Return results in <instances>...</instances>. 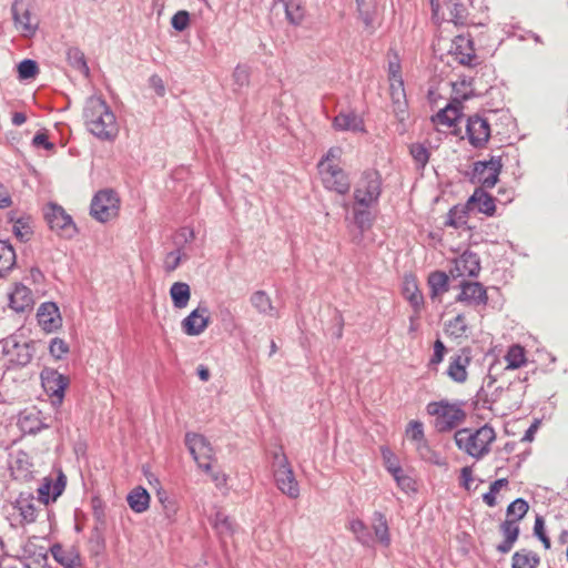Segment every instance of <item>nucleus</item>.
Instances as JSON below:
<instances>
[{"mask_svg":"<svg viewBox=\"0 0 568 568\" xmlns=\"http://www.w3.org/2000/svg\"><path fill=\"white\" fill-rule=\"evenodd\" d=\"M52 481L49 478H44V481L38 488L39 500L45 505H48L52 500V494H50L52 489Z\"/></svg>","mask_w":568,"mask_h":568,"instance_id":"obj_62","label":"nucleus"},{"mask_svg":"<svg viewBox=\"0 0 568 568\" xmlns=\"http://www.w3.org/2000/svg\"><path fill=\"white\" fill-rule=\"evenodd\" d=\"M503 388L498 387L495 389V392L489 396L484 387H481L478 392H477V399L478 402H481V407L483 408H487V409H491V406L494 403L497 402L498 399V392H501Z\"/></svg>","mask_w":568,"mask_h":568,"instance_id":"obj_60","label":"nucleus"},{"mask_svg":"<svg viewBox=\"0 0 568 568\" xmlns=\"http://www.w3.org/2000/svg\"><path fill=\"white\" fill-rule=\"evenodd\" d=\"M273 7H281L286 20L292 26H300L305 17V10L302 6V0H273Z\"/></svg>","mask_w":568,"mask_h":568,"instance_id":"obj_25","label":"nucleus"},{"mask_svg":"<svg viewBox=\"0 0 568 568\" xmlns=\"http://www.w3.org/2000/svg\"><path fill=\"white\" fill-rule=\"evenodd\" d=\"M41 385L50 397L53 407H60L64 399L65 389L70 384L69 377L51 367H44L40 373Z\"/></svg>","mask_w":568,"mask_h":568,"instance_id":"obj_7","label":"nucleus"},{"mask_svg":"<svg viewBox=\"0 0 568 568\" xmlns=\"http://www.w3.org/2000/svg\"><path fill=\"white\" fill-rule=\"evenodd\" d=\"M274 479L277 488L287 497L300 496V486L286 455L281 450L273 454Z\"/></svg>","mask_w":568,"mask_h":568,"instance_id":"obj_5","label":"nucleus"},{"mask_svg":"<svg viewBox=\"0 0 568 568\" xmlns=\"http://www.w3.org/2000/svg\"><path fill=\"white\" fill-rule=\"evenodd\" d=\"M507 485V478H499L493 481L489 486V490L483 495V501L489 507H495L497 505L496 494H498L499 490Z\"/></svg>","mask_w":568,"mask_h":568,"instance_id":"obj_48","label":"nucleus"},{"mask_svg":"<svg viewBox=\"0 0 568 568\" xmlns=\"http://www.w3.org/2000/svg\"><path fill=\"white\" fill-rule=\"evenodd\" d=\"M49 551L53 559L63 568H75L80 566V555L73 547L65 549L61 544L55 542L50 547Z\"/></svg>","mask_w":568,"mask_h":568,"instance_id":"obj_24","label":"nucleus"},{"mask_svg":"<svg viewBox=\"0 0 568 568\" xmlns=\"http://www.w3.org/2000/svg\"><path fill=\"white\" fill-rule=\"evenodd\" d=\"M466 134L469 143L477 149L484 148L490 138V125L487 119L479 114L468 116Z\"/></svg>","mask_w":568,"mask_h":568,"instance_id":"obj_13","label":"nucleus"},{"mask_svg":"<svg viewBox=\"0 0 568 568\" xmlns=\"http://www.w3.org/2000/svg\"><path fill=\"white\" fill-rule=\"evenodd\" d=\"M44 219L49 227L61 237L72 239L78 229L64 209L58 204L50 203L44 210Z\"/></svg>","mask_w":568,"mask_h":568,"instance_id":"obj_9","label":"nucleus"},{"mask_svg":"<svg viewBox=\"0 0 568 568\" xmlns=\"http://www.w3.org/2000/svg\"><path fill=\"white\" fill-rule=\"evenodd\" d=\"M34 304L32 291L23 285L17 284L9 295V306L17 313L31 311Z\"/></svg>","mask_w":568,"mask_h":568,"instance_id":"obj_19","label":"nucleus"},{"mask_svg":"<svg viewBox=\"0 0 568 568\" xmlns=\"http://www.w3.org/2000/svg\"><path fill=\"white\" fill-rule=\"evenodd\" d=\"M126 500L134 513L141 514L150 506V494L144 487L138 486L129 493Z\"/></svg>","mask_w":568,"mask_h":568,"instance_id":"obj_34","label":"nucleus"},{"mask_svg":"<svg viewBox=\"0 0 568 568\" xmlns=\"http://www.w3.org/2000/svg\"><path fill=\"white\" fill-rule=\"evenodd\" d=\"M480 268L478 254L467 250L454 261V267L450 270V274L454 277H477Z\"/></svg>","mask_w":568,"mask_h":568,"instance_id":"obj_15","label":"nucleus"},{"mask_svg":"<svg viewBox=\"0 0 568 568\" xmlns=\"http://www.w3.org/2000/svg\"><path fill=\"white\" fill-rule=\"evenodd\" d=\"M454 438L460 450L476 459H480L489 453L490 444L495 440L496 433L491 426L486 424L475 432L468 428L458 429Z\"/></svg>","mask_w":568,"mask_h":568,"instance_id":"obj_2","label":"nucleus"},{"mask_svg":"<svg viewBox=\"0 0 568 568\" xmlns=\"http://www.w3.org/2000/svg\"><path fill=\"white\" fill-rule=\"evenodd\" d=\"M250 302L252 306L262 315H267L271 317H277L278 313L272 304L271 297L265 291H256L251 297Z\"/></svg>","mask_w":568,"mask_h":568,"instance_id":"obj_33","label":"nucleus"},{"mask_svg":"<svg viewBox=\"0 0 568 568\" xmlns=\"http://www.w3.org/2000/svg\"><path fill=\"white\" fill-rule=\"evenodd\" d=\"M389 473L392 474L393 478L395 479L397 486L404 491V493H412L415 491V480L404 473L402 467H389Z\"/></svg>","mask_w":568,"mask_h":568,"instance_id":"obj_45","label":"nucleus"},{"mask_svg":"<svg viewBox=\"0 0 568 568\" xmlns=\"http://www.w3.org/2000/svg\"><path fill=\"white\" fill-rule=\"evenodd\" d=\"M185 445L197 466L206 473L211 471L213 448L209 440L202 435L189 433L185 436Z\"/></svg>","mask_w":568,"mask_h":568,"instance_id":"obj_12","label":"nucleus"},{"mask_svg":"<svg viewBox=\"0 0 568 568\" xmlns=\"http://www.w3.org/2000/svg\"><path fill=\"white\" fill-rule=\"evenodd\" d=\"M17 264V255L9 241L0 240V277H4Z\"/></svg>","mask_w":568,"mask_h":568,"instance_id":"obj_32","label":"nucleus"},{"mask_svg":"<svg viewBox=\"0 0 568 568\" xmlns=\"http://www.w3.org/2000/svg\"><path fill=\"white\" fill-rule=\"evenodd\" d=\"M65 55L67 61L71 68L79 71L84 77H89L90 69L82 50H80L78 47H70L67 50Z\"/></svg>","mask_w":568,"mask_h":568,"instance_id":"obj_40","label":"nucleus"},{"mask_svg":"<svg viewBox=\"0 0 568 568\" xmlns=\"http://www.w3.org/2000/svg\"><path fill=\"white\" fill-rule=\"evenodd\" d=\"M217 318L221 321V323L223 324V326L225 328H230V327L234 326V322H235L234 315H233L232 311L230 310V307L224 304H220L217 306Z\"/></svg>","mask_w":568,"mask_h":568,"instance_id":"obj_61","label":"nucleus"},{"mask_svg":"<svg viewBox=\"0 0 568 568\" xmlns=\"http://www.w3.org/2000/svg\"><path fill=\"white\" fill-rule=\"evenodd\" d=\"M470 363L468 355H455L450 357L446 374L456 383H464L467 379V366Z\"/></svg>","mask_w":568,"mask_h":568,"instance_id":"obj_28","label":"nucleus"},{"mask_svg":"<svg viewBox=\"0 0 568 568\" xmlns=\"http://www.w3.org/2000/svg\"><path fill=\"white\" fill-rule=\"evenodd\" d=\"M2 352L10 356V362L17 366H27L33 358L34 342H21L19 336L11 335L1 341Z\"/></svg>","mask_w":568,"mask_h":568,"instance_id":"obj_10","label":"nucleus"},{"mask_svg":"<svg viewBox=\"0 0 568 568\" xmlns=\"http://www.w3.org/2000/svg\"><path fill=\"white\" fill-rule=\"evenodd\" d=\"M190 23V13L185 10L178 11L171 19L172 28L176 31H184Z\"/></svg>","mask_w":568,"mask_h":568,"instance_id":"obj_58","label":"nucleus"},{"mask_svg":"<svg viewBox=\"0 0 568 568\" xmlns=\"http://www.w3.org/2000/svg\"><path fill=\"white\" fill-rule=\"evenodd\" d=\"M540 557L532 550L520 549L511 557V568H537Z\"/></svg>","mask_w":568,"mask_h":568,"instance_id":"obj_37","label":"nucleus"},{"mask_svg":"<svg viewBox=\"0 0 568 568\" xmlns=\"http://www.w3.org/2000/svg\"><path fill=\"white\" fill-rule=\"evenodd\" d=\"M181 262V254L180 251H172L166 254L165 262H164V268L166 272H173L178 268Z\"/></svg>","mask_w":568,"mask_h":568,"instance_id":"obj_63","label":"nucleus"},{"mask_svg":"<svg viewBox=\"0 0 568 568\" xmlns=\"http://www.w3.org/2000/svg\"><path fill=\"white\" fill-rule=\"evenodd\" d=\"M233 81L237 88L248 85L250 69L246 65H237L233 72Z\"/></svg>","mask_w":568,"mask_h":568,"instance_id":"obj_57","label":"nucleus"},{"mask_svg":"<svg viewBox=\"0 0 568 568\" xmlns=\"http://www.w3.org/2000/svg\"><path fill=\"white\" fill-rule=\"evenodd\" d=\"M469 211L473 210L468 207L467 203L464 206L456 205L452 207L447 214L446 224L456 229L466 224Z\"/></svg>","mask_w":568,"mask_h":568,"instance_id":"obj_44","label":"nucleus"},{"mask_svg":"<svg viewBox=\"0 0 568 568\" xmlns=\"http://www.w3.org/2000/svg\"><path fill=\"white\" fill-rule=\"evenodd\" d=\"M449 14L455 24L464 26L467 23V10L463 3L454 2L450 7Z\"/></svg>","mask_w":568,"mask_h":568,"instance_id":"obj_53","label":"nucleus"},{"mask_svg":"<svg viewBox=\"0 0 568 568\" xmlns=\"http://www.w3.org/2000/svg\"><path fill=\"white\" fill-rule=\"evenodd\" d=\"M426 412L435 417V428L439 433L453 430L466 418V413L462 406L450 404L447 399L428 403Z\"/></svg>","mask_w":568,"mask_h":568,"instance_id":"obj_3","label":"nucleus"},{"mask_svg":"<svg viewBox=\"0 0 568 568\" xmlns=\"http://www.w3.org/2000/svg\"><path fill=\"white\" fill-rule=\"evenodd\" d=\"M8 221L13 223L12 232L20 242L26 243L30 240V236L32 235L30 216L17 217L16 212H9Z\"/></svg>","mask_w":568,"mask_h":568,"instance_id":"obj_31","label":"nucleus"},{"mask_svg":"<svg viewBox=\"0 0 568 568\" xmlns=\"http://www.w3.org/2000/svg\"><path fill=\"white\" fill-rule=\"evenodd\" d=\"M37 318L39 325L47 333H52L62 325L59 307L53 302L42 303L38 308Z\"/></svg>","mask_w":568,"mask_h":568,"instance_id":"obj_17","label":"nucleus"},{"mask_svg":"<svg viewBox=\"0 0 568 568\" xmlns=\"http://www.w3.org/2000/svg\"><path fill=\"white\" fill-rule=\"evenodd\" d=\"M11 12L16 28L24 37H32L38 29V23L31 22L30 6L27 0H14L11 6Z\"/></svg>","mask_w":568,"mask_h":568,"instance_id":"obj_14","label":"nucleus"},{"mask_svg":"<svg viewBox=\"0 0 568 568\" xmlns=\"http://www.w3.org/2000/svg\"><path fill=\"white\" fill-rule=\"evenodd\" d=\"M448 329L455 337L463 336L467 331L466 320L463 314H458L448 323Z\"/></svg>","mask_w":568,"mask_h":568,"instance_id":"obj_54","label":"nucleus"},{"mask_svg":"<svg viewBox=\"0 0 568 568\" xmlns=\"http://www.w3.org/2000/svg\"><path fill=\"white\" fill-rule=\"evenodd\" d=\"M34 148H43L44 150H52L54 144L49 141L48 135L43 132H38L32 139Z\"/></svg>","mask_w":568,"mask_h":568,"instance_id":"obj_64","label":"nucleus"},{"mask_svg":"<svg viewBox=\"0 0 568 568\" xmlns=\"http://www.w3.org/2000/svg\"><path fill=\"white\" fill-rule=\"evenodd\" d=\"M170 295L172 303L175 308H184L186 307L190 297L191 291L189 284L184 282H175L170 288Z\"/></svg>","mask_w":568,"mask_h":568,"instance_id":"obj_41","label":"nucleus"},{"mask_svg":"<svg viewBox=\"0 0 568 568\" xmlns=\"http://www.w3.org/2000/svg\"><path fill=\"white\" fill-rule=\"evenodd\" d=\"M507 368L516 369L526 363L525 349L520 345H513L509 347L506 356Z\"/></svg>","mask_w":568,"mask_h":568,"instance_id":"obj_46","label":"nucleus"},{"mask_svg":"<svg viewBox=\"0 0 568 568\" xmlns=\"http://www.w3.org/2000/svg\"><path fill=\"white\" fill-rule=\"evenodd\" d=\"M457 301L468 305H486L488 301L487 291L479 282L464 281L460 283V293Z\"/></svg>","mask_w":568,"mask_h":568,"instance_id":"obj_18","label":"nucleus"},{"mask_svg":"<svg viewBox=\"0 0 568 568\" xmlns=\"http://www.w3.org/2000/svg\"><path fill=\"white\" fill-rule=\"evenodd\" d=\"M12 473L16 478H21L23 480H30L32 478L30 465L21 458L16 460V466L12 467Z\"/></svg>","mask_w":568,"mask_h":568,"instance_id":"obj_56","label":"nucleus"},{"mask_svg":"<svg viewBox=\"0 0 568 568\" xmlns=\"http://www.w3.org/2000/svg\"><path fill=\"white\" fill-rule=\"evenodd\" d=\"M499 531L504 536V539L501 542H499L496 546V549L500 554H508L513 549L515 542L517 541V539L519 537V534H520L519 524H516L514 520L505 519L499 525Z\"/></svg>","mask_w":568,"mask_h":568,"instance_id":"obj_23","label":"nucleus"},{"mask_svg":"<svg viewBox=\"0 0 568 568\" xmlns=\"http://www.w3.org/2000/svg\"><path fill=\"white\" fill-rule=\"evenodd\" d=\"M456 60L467 67H474L477 63V55L473 48V41L463 37H457L455 42Z\"/></svg>","mask_w":568,"mask_h":568,"instance_id":"obj_27","label":"nucleus"},{"mask_svg":"<svg viewBox=\"0 0 568 568\" xmlns=\"http://www.w3.org/2000/svg\"><path fill=\"white\" fill-rule=\"evenodd\" d=\"M17 68L20 80L33 79L39 73V65L37 61L32 59L22 60Z\"/></svg>","mask_w":568,"mask_h":568,"instance_id":"obj_47","label":"nucleus"},{"mask_svg":"<svg viewBox=\"0 0 568 568\" xmlns=\"http://www.w3.org/2000/svg\"><path fill=\"white\" fill-rule=\"evenodd\" d=\"M209 308L205 305H199L181 323L183 332L189 336L202 334L209 326Z\"/></svg>","mask_w":568,"mask_h":568,"instance_id":"obj_16","label":"nucleus"},{"mask_svg":"<svg viewBox=\"0 0 568 568\" xmlns=\"http://www.w3.org/2000/svg\"><path fill=\"white\" fill-rule=\"evenodd\" d=\"M368 209L369 207L357 206L354 204V223L359 230L358 241L362 240L364 232L368 230L373 223L372 213Z\"/></svg>","mask_w":568,"mask_h":568,"instance_id":"obj_43","label":"nucleus"},{"mask_svg":"<svg viewBox=\"0 0 568 568\" xmlns=\"http://www.w3.org/2000/svg\"><path fill=\"white\" fill-rule=\"evenodd\" d=\"M348 528L354 534L356 541L359 542L362 546L367 548L374 547L375 538L362 519L351 520Z\"/></svg>","mask_w":568,"mask_h":568,"instance_id":"obj_35","label":"nucleus"},{"mask_svg":"<svg viewBox=\"0 0 568 568\" xmlns=\"http://www.w3.org/2000/svg\"><path fill=\"white\" fill-rule=\"evenodd\" d=\"M214 527L220 535H232L234 531L233 521L231 518L220 511L215 515Z\"/></svg>","mask_w":568,"mask_h":568,"instance_id":"obj_51","label":"nucleus"},{"mask_svg":"<svg viewBox=\"0 0 568 568\" xmlns=\"http://www.w3.org/2000/svg\"><path fill=\"white\" fill-rule=\"evenodd\" d=\"M333 126L337 131L364 132V121L355 112H339L333 120Z\"/></svg>","mask_w":568,"mask_h":568,"instance_id":"obj_26","label":"nucleus"},{"mask_svg":"<svg viewBox=\"0 0 568 568\" xmlns=\"http://www.w3.org/2000/svg\"><path fill=\"white\" fill-rule=\"evenodd\" d=\"M83 118L88 131L98 139L110 141L116 136L118 124L115 115L101 97L92 95L87 99Z\"/></svg>","mask_w":568,"mask_h":568,"instance_id":"obj_1","label":"nucleus"},{"mask_svg":"<svg viewBox=\"0 0 568 568\" xmlns=\"http://www.w3.org/2000/svg\"><path fill=\"white\" fill-rule=\"evenodd\" d=\"M318 171L325 189L334 191L341 195H345L349 192L351 180L347 173L338 165L325 164L324 161H320Z\"/></svg>","mask_w":568,"mask_h":568,"instance_id":"obj_11","label":"nucleus"},{"mask_svg":"<svg viewBox=\"0 0 568 568\" xmlns=\"http://www.w3.org/2000/svg\"><path fill=\"white\" fill-rule=\"evenodd\" d=\"M156 497H158L159 501L161 503V505L163 506L165 516L168 518L173 517L178 511L175 500L173 498H171L168 495V493L162 488L156 490Z\"/></svg>","mask_w":568,"mask_h":568,"instance_id":"obj_50","label":"nucleus"},{"mask_svg":"<svg viewBox=\"0 0 568 568\" xmlns=\"http://www.w3.org/2000/svg\"><path fill=\"white\" fill-rule=\"evenodd\" d=\"M468 207L477 211L487 216H493L496 212L495 197L484 191L483 187H477L467 201Z\"/></svg>","mask_w":568,"mask_h":568,"instance_id":"obj_22","label":"nucleus"},{"mask_svg":"<svg viewBox=\"0 0 568 568\" xmlns=\"http://www.w3.org/2000/svg\"><path fill=\"white\" fill-rule=\"evenodd\" d=\"M428 285L430 288V298L435 300L449 290L448 275L443 271L432 272L428 276Z\"/></svg>","mask_w":568,"mask_h":568,"instance_id":"obj_39","label":"nucleus"},{"mask_svg":"<svg viewBox=\"0 0 568 568\" xmlns=\"http://www.w3.org/2000/svg\"><path fill=\"white\" fill-rule=\"evenodd\" d=\"M32 500V496L24 497L23 494H20L16 500L13 508L19 511L21 524H30L36 520V507Z\"/></svg>","mask_w":568,"mask_h":568,"instance_id":"obj_38","label":"nucleus"},{"mask_svg":"<svg viewBox=\"0 0 568 568\" xmlns=\"http://www.w3.org/2000/svg\"><path fill=\"white\" fill-rule=\"evenodd\" d=\"M503 169L501 158L491 155L489 160L476 161L470 176L471 183H478L481 187H494Z\"/></svg>","mask_w":568,"mask_h":568,"instance_id":"obj_8","label":"nucleus"},{"mask_svg":"<svg viewBox=\"0 0 568 568\" xmlns=\"http://www.w3.org/2000/svg\"><path fill=\"white\" fill-rule=\"evenodd\" d=\"M41 412L34 407L20 412L18 416V426L24 434H37L44 428H49L50 425L45 424L41 417Z\"/></svg>","mask_w":568,"mask_h":568,"instance_id":"obj_21","label":"nucleus"},{"mask_svg":"<svg viewBox=\"0 0 568 568\" xmlns=\"http://www.w3.org/2000/svg\"><path fill=\"white\" fill-rule=\"evenodd\" d=\"M407 436L416 443L425 442L424 426L419 420H412L406 429Z\"/></svg>","mask_w":568,"mask_h":568,"instance_id":"obj_55","label":"nucleus"},{"mask_svg":"<svg viewBox=\"0 0 568 568\" xmlns=\"http://www.w3.org/2000/svg\"><path fill=\"white\" fill-rule=\"evenodd\" d=\"M382 194V178L376 170H366L354 189L355 205L371 207L375 205Z\"/></svg>","mask_w":568,"mask_h":568,"instance_id":"obj_4","label":"nucleus"},{"mask_svg":"<svg viewBox=\"0 0 568 568\" xmlns=\"http://www.w3.org/2000/svg\"><path fill=\"white\" fill-rule=\"evenodd\" d=\"M409 151L417 166L424 169L429 161L428 149L420 143H414L410 145Z\"/></svg>","mask_w":568,"mask_h":568,"instance_id":"obj_49","label":"nucleus"},{"mask_svg":"<svg viewBox=\"0 0 568 568\" xmlns=\"http://www.w3.org/2000/svg\"><path fill=\"white\" fill-rule=\"evenodd\" d=\"M403 294L406 300L409 302L412 307L417 313L424 303V297L420 291L418 290L416 280L414 276L405 277Z\"/></svg>","mask_w":568,"mask_h":568,"instance_id":"obj_36","label":"nucleus"},{"mask_svg":"<svg viewBox=\"0 0 568 568\" xmlns=\"http://www.w3.org/2000/svg\"><path fill=\"white\" fill-rule=\"evenodd\" d=\"M69 349L68 343L60 337L52 338L49 344V353L55 359L63 358L69 353Z\"/></svg>","mask_w":568,"mask_h":568,"instance_id":"obj_52","label":"nucleus"},{"mask_svg":"<svg viewBox=\"0 0 568 568\" xmlns=\"http://www.w3.org/2000/svg\"><path fill=\"white\" fill-rule=\"evenodd\" d=\"M372 528L375 538L384 546L390 545V534L386 516L382 511H374L372 516Z\"/></svg>","mask_w":568,"mask_h":568,"instance_id":"obj_30","label":"nucleus"},{"mask_svg":"<svg viewBox=\"0 0 568 568\" xmlns=\"http://www.w3.org/2000/svg\"><path fill=\"white\" fill-rule=\"evenodd\" d=\"M120 199L111 189L100 190L91 201L90 214L101 223H105L119 213Z\"/></svg>","mask_w":568,"mask_h":568,"instance_id":"obj_6","label":"nucleus"},{"mask_svg":"<svg viewBox=\"0 0 568 568\" xmlns=\"http://www.w3.org/2000/svg\"><path fill=\"white\" fill-rule=\"evenodd\" d=\"M388 73L389 78L393 81L397 82V87L392 83V98L395 104H397V110L400 112L405 111L406 103L400 99L405 97L404 92V83L400 75V63L398 57L395 54L394 60H389L388 62Z\"/></svg>","mask_w":568,"mask_h":568,"instance_id":"obj_20","label":"nucleus"},{"mask_svg":"<svg viewBox=\"0 0 568 568\" xmlns=\"http://www.w3.org/2000/svg\"><path fill=\"white\" fill-rule=\"evenodd\" d=\"M446 352V347L440 339H436L434 343V353L429 359L428 367L436 369V366L443 361Z\"/></svg>","mask_w":568,"mask_h":568,"instance_id":"obj_59","label":"nucleus"},{"mask_svg":"<svg viewBox=\"0 0 568 568\" xmlns=\"http://www.w3.org/2000/svg\"><path fill=\"white\" fill-rule=\"evenodd\" d=\"M529 504L524 498H516L506 509V520H514L518 524L528 513Z\"/></svg>","mask_w":568,"mask_h":568,"instance_id":"obj_42","label":"nucleus"},{"mask_svg":"<svg viewBox=\"0 0 568 568\" xmlns=\"http://www.w3.org/2000/svg\"><path fill=\"white\" fill-rule=\"evenodd\" d=\"M462 116V103L459 101L448 103L444 109L439 110L433 121L437 124L446 125L448 128L456 124Z\"/></svg>","mask_w":568,"mask_h":568,"instance_id":"obj_29","label":"nucleus"}]
</instances>
